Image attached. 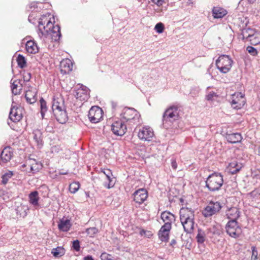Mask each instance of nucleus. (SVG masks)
Instances as JSON below:
<instances>
[{
    "mask_svg": "<svg viewBox=\"0 0 260 260\" xmlns=\"http://www.w3.org/2000/svg\"><path fill=\"white\" fill-rule=\"evenodd\" d=\"M42 17L39 22V36L41 38L49 34L53 41H59L61 36L60 27L59 25H53L50 20L43 21V18H45V16Z\"/></svg>",
    "mask_w": 260,
    "mask_h": 260,
    "instance_id": "obj_1",
    "label": "nucleus"
},
{
    "mask_svg": "<svg viewBox=\"0 0 260 260\" xmlns=\"http://www.w3.org/2000/svg\"><path fill=\"white\" fill-rule=\"evenodd\" d=\"M223 183V176L221 173L214 172L207 177L206 181V187L210 191L219 190Z\"/></svg>",
    "mask_w": 260,
    "mask_h": 260,
    "instance_id": "obj_2",
    "label": "nucleus"
},
{
    "mask_svg": "<svg viewBox=\"0 0 260 260\" xmlns=\"http://www.w3.org/2000/svg\"><path fill=\"white\" fill-rule=\"evenodd\" d=\"M52 109L54 115L58 122L63 124L67 121L68 117L62 103H60L57 101L54 100Z\"/></svg>",
    "mask_w": 260,
    "mask_h": 260,
    "instance_id": "obj_3",
    "label": "nucleus"
},
{
    "mask_svg": "<svg viewBox=\"0 0 260 260\" xmlns=\"http://www.w3.org/2000/svg\"><path fill=\"white\" fill-rule=\"evenodd\" d=\"M233 60L229 55H221L216 60L217 68L222 73H227L231 69Z\"/></svg>",
    "mask_w": 260,
    "mask_h": 260,
    "instance_id": "obj_4",
    "label": "nucleus"
},
{
    "mask_svg": "<svg viewBox=\"0 0 260 260\" xmlns=\"http://www.w3.org/2000/svg\"><path fill=\"white\" fill-rule=\"evenodd\" d=\"M121 116L126 122L137 124L139 122L140 115L134 108H125L121 114Z\"/></svg>",
    "mask_w": 260,
    "mask_h": 260,
    "instance_id": "obj_5",
    "label": "nucleus"
},
{
    "mask_svg": "<svg viewBox=\"0 0 260 260\" xmlns=\"http://www.w3.org/2000/svg\"><path fill=\"white\" fill-rule=\"evenodd\" d=\"M179 117L178 108L176 106L169 107L164 112L162 116V122L165 124L168 122L171 123L178 119Z\"/></svg>",
    "mask_w": 260,
    "mask_h": 260,
    "instance_id": "obj_6",
    "label": "nucleus"
},
{
    "mask_svg": "<svg viewBox=\"0 0 260 260\" xmlns=\"http://www.w3.org/2000/svg\"><path fill=\"white\" fill-rule=\"evenodd\" d=\"M225 230L227 234L232 238H237L239 237L242 230L238 225L237 221L229 220L225 226Z\"/></svg>",
    "mask_w": 260,
    "mask_h": 260,
    "instance_id": "obj_7",
    "label": "nucleus"
},
{
    "mask_svg": "<svg viewBox=\"0 0 260 260\" xmlns=\"http://www.w3.org/2000/svg\"><path fill=\"white\" fill-rule=\"evenodd\" d=\"M222 207L220 203L211 201L203 211V214L206 217H210L218 212Z\"/></svg>",
    "mask_w": 260,
    "mask_h": 260,
    "instance_id": "obj_8",
    "label": "nucleus"
},
{
    "mask_svg": "<svg viewBox=\"0 0 260 260\" xmlns=\"http://www.w3.org/2000/svg\"><path fill=\"white\" fill-rule=\"evenodd\" d=\"M102 109L98 106H92L88 112V116L90 122L96 123L102 119Z\"/></svg>",
    "mask_w": 260,
    "mask_h": 260,
    "instance_id": "obj_9",
    "label": "nucleus"
},
{
    "mask_svg": "<svg viewBox=\"0 0 260 260\" xmlns=\"http://www.w3.org/2000/svg\"><path fill=\"white\" fill-rule=\"evenodd\" d=\"M232 106L236 109H241L245 104L244 94L241 92H236L232 96Z\"/></svg>",
    "mask_w": 260,
    "mask_h": 260,
    "instance_id": "obj_10",
    "label": "nucleus"
},
{
    "mask_svg": "<svg viewBox=\"0 0 260 260\" xmlns=\"http://www.w3.org/2000/svg\"><path fill=\"white\" fill-rule=\"evenodd\" d=\"M126 129L124 122L121 120L115 121L111 125L112 131L117 136H123L126 133Z\"/></svg>",
    "mask_w": 260,
    "mask_h": 260,
    "instance_id": "obj_11",
    "label": "nucleus"
},
{
    "mask_svg": "<svg viewBox=\"0 0 260 260\" xmlns=\"http://www.w3.org/2000/svg\"><path fill=\"white\" fill-rule=\"evenodd\" d=\"M9 117V119L14 122L19 121L22 118V109L14 105L13 103Z\"/></svg>",
    "mask_w": 260,
    "mask_h": 260,
    "instance_id": "obj_12",
    "label": "nucleus"
},
{
    "mask_svg": "<svg viewBox=\"0 0 260 260\" xmlns=\"http://www.w3.org/2000/svg\"><path fill=\"white\" fill-rule=\"evenodd\" d=\"M134 201L139 204H142L148 198V192L144 188L136 190L133 194Z\"/></svg>",
    "mask_w": 260,
    "mask_h": 260,
    "instance_id": "obj_13",
    "label": "nucleus"
},
{
    "mask_svg": "<svg viewBox=\"0 0 260 260\" xmlns=\"http://www.w3.org/2000/svg\"><path fill=\"white\" fill-rule=\"evenodd\" d=\"M13 155V152L10 147H5L0 154V165H4L9 162Z\"/></svg>",
    "mask_w": 260,
    "mask_h": 260,
    "instance_id": "obj_14",
    "label": "nucleus"
},
{
    "mask_svg": "<svg viewBox=\"0 0 260 260\" xmlns=\"http://www.w3.org/2000/svg\"><path fill=\"white\" fill-rule=\"evenodd\" d=\"M154 136V133L152 129L150 127H143L139 130L138 133L139 138L144 141H151Z\"/></svg>",
    "mask_w": 260,
    "mask_h": 260,
    "instance_id": "obj_15",
    "label": "nucleus"
},
{
    "mask_svg": "<svg viewBox=\"0 0 260 260\" xmlns=\"http://www.w3.org/2000/svg\"><path fill=\"white\" fill-rule=\"evenodd\" d=\"M194 210L191 208H182L180 210V221H185L187 220H194Z\"/></svg>",
    "mask_w": 260,
    "mask_h": 260,
    "instance_id": "obj_16",
    "label": "nucleus"
},
{
    "mask_svg": "<svg viewBox=\"0 0 260 260\" xmlns=\"http://www.w3.org/2000/svg\"><path fill=\"white\" fill-rule=\"evenodd\" d=\"M89 94L88 89L85 86H82L80 88L76 90L74 96L77 99L83 101L88 100Z\"/></svg>",
    "mask_w": 260,
    "mask_h": 260,
    "instance_id": "obj_17",
    "label": "nucleus"
},
{
    "mask_svg": "<svg viewBox=\"0 0 260 260\" xmlns=\"http://www.w3.org/2000/svg\"><path fill=\"white\" fill-rule=\"evenodd\" d=\"M160 217L165 222L164 225H167L168 227L172 228V223L175 220V217L174 214L169 211H165L161 213Z\"/></svg>",
    "mask_w": 260,
    "mask_h": 260,
    "instance_id": "obj_18",
    "label": "nucleus"
},
{
    "mask_svg": "<svg viewBox=\"0 0 260 260\" xmlns=\"http://www.w3.org/2000/svg\"><path fill=\"white\" fill-rule=\"evenodd\" d=\"M72 61L68 58L62 59L60 62V72L63 74L70 73L73 69Z\"/></svg>",
    "mask_w": 260,
    "mask_h": 260,
    "instance_id": "obj_19",
    "label": "nucleus"
},
{
    "mask_svg": "<svg viewBox=\"0 0 260 260\" xmlns=\"http://www.w3.org/2000/svg\"><path fill=\"white\" fill-rule=\"evenodd\" d=\"M37 93L36 89L33 88L26 91L25 98L28 103L31 104L37 101Z\"/></svg>",
    "mask_w": 260,
    "mask_h": 260,
    "instance_id": "obj_20",
    "label": "nucleus"
},
{
    "mask_svg": "<svg viewBox=\"0 0 260 260\" xmlns=\"http://www.w3.org/2000/svg\"><path fill=\"white\" fill-rule=\"evenodd\" d=\"M226 216L230 220L237 221L240 216V211L237 208L232 207L226 211Z\"/></svg>",
    "mask_w": 260,
    "mask_h": 260,
    "instance_id": "obj_21",
    "label": "nucleus"
},
{
    "mask_svg": "<svg viewBox=\"0 0 260 260\" xmlns=\"http://www.w3.org/2000/svg\"><path fill=\"white\" fill-rule=\"evenodd\" d=\"M171 228L168 227L167 225H162L158 232V237L161 241H167L169 239V232Z\"/></svg>",
    "mask_w": 260,
    "mask_h": 260,
    "instance_id": "obj_22",
    "label": "nucleus"
},
{
    "mask_svg": "<svg viewBox=\"0 0 260 260\" xmlns=\"http://www.w3.org/2000/svg\"><path fill=\"white\" fill-rule=\"evenodd\" d=\"M71 226L72 224L71 223L70 220L68 219H60L58 224V228L59 230L62 232L69 231L70 230Z\"/></svg>",
    "mask_w": 260,
    "mask_h": 260,
    "instance_id": "obj_23",
    "label": "nucleus"
},
{
    "mask_svg": "<svg viewBox=\"0 0 260 260\" xmlns=\"http://www.w3.org/2000/svg\"><path fill=\"white\" fill-rule=\"evenodd\" d=\"M225 138L230 143H237L240 142L242 139V136L240 133H232L226 134Z\"/></svg>",
    "mask_w": 260,
    "mask_h": 260,
    "instance_id": "obj_24",
    "label": "nucleus"
},
{
    "mask_svg": "<svg viewBox=\"0 0 260 260\" xmlns=\"http://www.w3.org/2000/svg\"><path fill=\"white\" fill-rule=\"evenodd\" d=\"M254 29L250 28H244L241 29L240 36L241 37L242 40L248 41L251 37L255 34Z\"/></svg>",
    "mask_w": 260,
    "mask_h": 260,
    "instance_id": "obj_25",
    "label": "nucleus"
},
{
    "mask_svg": "<svg viewBox=\"0 0 260 260\" xmlns=\"http://www.w3.org/2000/svg\"><path fill=\"white\" fill-rule=\"evenodd\" d=\"M226 14V10L222 8L214 7L212 9V15L214 18H222Z\"/></svg>",
    "mask_w": 260,
    "mask_h": 260,
    "instance_id": "obj_26",
    "label": "nucleus"
},
{
    "mask_svg": "<svg viewBox=\"0 0 260 260\" xmlns=\"http://www.w3.org/2000/svg\"><path fill=\"white\" fill-rule=\"evenodd\" d=\"M34 140L36 142L39 148H41L43 145L42 133L39 129H35L32 133Z\"/></svg>",
    "mask_w": 260,
    "mask_h": 260,
    "instance_id": "obj_27",
    "label": "nucleus"
},
{
    "mask_svg": "<svg viewBox=\"0 0 260 260\" xmlns=\"http://www.w3.org/2000/svg\"><path fill=\"white\" fill-rule=\"evenodd\" d=\"M242 167V164L238 162L237 160H234L229 165L230 172L232 174L237 173L241 169Z\"/></svg>",
    "mask_w": 260,
    "mask_h": 260,
    "instance_id": "obj_28",
    "label": "nucleus"
},
{
    "mask_svg": "<svg viewBox=\"0 0 260 260\" xmlns=\"http://www.w3.org/2000/svg\"><path fill=\"white\" fill-rule=\"evenodd\" d=\"M25 48L27 52L30 54H35L38 51L37 44L31 40L27 41L25 44Z\"/></svg>",
    "mask_w": 260,
    "mask_h": 260,
    "instance_id": "obj_29",
    "label": "nucleus"
},
{
    "mask_svg": "<svg viewBox=\"0 0 260 260\" xmlns=\"http://www.w3.org/2000/svg\"><path fill=\"white\" fill-rule=\"evenodd\" d=\"M181 222L185 232L187 233H191L192 232L194 224V220L181 221Z\"/></svg>",
    "mask_w": 260,
    "mask_h": 260,
    "instance_id": "obj_30",
    "label": "nucleus"
},
{
    "mask_svg": "<svg viewBox=\"0 0 260 260\" xmlns=\"http://www.w3.org/2000/svg\"><path fill=\"white\" fill-rule=\"evenodd\" d=\"M29 202L34 206L38 205V192L37 191L31 192L29 195Z\"/></svg>",
    "mask_w": 260,
    "mask_h": 260,
    "instance_id": "obj_31",
    "label": "nucleus"
},
{
    "mask_svg": "<svg viewBox=\"0 0 260 260\" xmlns=\"http://www.w3.org/2000/svg\"><path fill=\"white\" fill-rule=\"evenodd\" d=\"M51 253L55 257H60L64 254L65 250L62 247H57L52 249Z\"/></svg>",
    "mask_w": 260,
    "mask_h": 260,
    "instance_id": "obj_32",
    "label": "nucleus"
},
{
    "mask_svg": "<svg viewBox=\"0 0 260 260\" xmlns=\"http://www.w3.org/2000/svg\"><path fill=\"white\" fill-rule=\"evenodd\" d=\"M18 84H20L21 88L22 85L21 84V81L20 80H16L12 83L11 88L13 94L15 95H17L20 93V90L21 88H20L19 90L17 89V87H18Z\"/></svg>",
    "mask_w": 260,
    "mask_h": 260,
    "instance_id": "obj_33",
    "label": "nucleus"
},
{
    "mask_svg": "<svg viewBox=\"0 0 260 260\" xmlns=\"http://www.w3.org/2000/svg\"><path fill=\"white\" fill-rule=\"evenodd\" d=\"M206 238V234L205 232L199 229L198 231V234L196 236V239L198 243L203 244L205 241Z\"/></svg>",
    "mask_w": 260,
    "mask_h": 260,
    "instance_id": "obj_34",
    "label": "nucleus"
},
{
    "mask_svg": "<svg viewBox=\"0 0 260 260\" xmlns=\"http://www.w3.org/2000/svg\"><path fill=\"white\" fill-rule=\"evenodd\" d=\"M35 163L32 164L30 166V171L35 174L38 172H39L42 168V165L40 162L36 161L34 160Z\"/></svg>",
    "mask_w": 260,
    "mask_h": 260,
    "instance_id": "obj_35",
    "label": "nucleus"
},
{
    "mask_svg": "<svg viewBox=\"0 0 260 260\" xmlns=\"http://www.w3.org/2000/svg\"><path fill=\"white\" fill-rule=\"evenodd\" d=\"M17 62L19 68L23 69L26 64L25 57L21 54H19L17 57Z\"/></svg>",
    "mask_w": 260,
    "mask_h": 260,
    "instance_id": "obj_36",
    "label": "nucleus"
},
{
    "mask_svg": "<svg viewBox=\"0 0 260 260\" xmlns=\"http://www.w3.org/2000/svg\"><path fill=\"white\" fill-rule=\"evenodd\" d=\"M26 208L24 206H20L18 207L16 209V213L18 216V217H23L24 218L26 216L27 213L26 212Z\"/></svg>",
    "mask_w": 260,
    "mask_h": 260,
    "instance_id": "obj_37",
    "label": "nucleus"
},
{
    "mask_svg": "<svg viewBox=\"0 0 260 260\" xmlns=\"http://www.w3.org/2000/svg\"><path fill=\"white\" fill-rule=\"evenodd\" d=\"M248 42H250V44L253 45H256L260 43V36L258 34L255 33L250 38Z\"/></svg>",
    "mask_w": 260,
    "mask_h": 260,
    "instance_id": "obj_38",
    "label": "nucleus"
},
{
    "mask_svg": "<svg viewBox=\"0 0 260 260\" xmlns=\"http://www.w3.org/2000/svg\"><path fill=\"white\" fill-rule=\"evenodd\" d=\"M40 108H41V114L42 118H44L45 113L47 110L46 102V101L42 98L40 100Z\"/></svg>",
    "mask_w": 260,
    "mask_h": 260,
    "instance_id": "obj_39",
    "label": "nucleus"
},
{
    "mask_svg": "<svg viewBox=\"0 0 260 260\" xmlns=\"http://www.w3.org/2000/svg\"><path fill=\"white\" fill-rule=\"evenodd\" d=\"M80 183L78 182H74L69 186V190L71 193H76L80 188Z\"/></svg>",
    "mask_w": 260,
    "mask_h": 260,
    "instance_id": "obj_40",
    "label": "nucleus"
},
{
    "mask_svg": "<svg viewBox=\"0 0 260 260\" xmlns=\"http://www.w3.org/2000/svg\"><path fill=\"white\" fill-rule=\"evenodd\" d=\"M13 175V172L10 171H9L8 172L5 173L2 176V183L4 184H6L8 182L9 179L10 178H11Z\"/></svg>",
    "mask_w": 260,
    "mask_h": 260,
    "instance_id": "obj_41",
    "label": "nucleus"
},
{
    "mask_svg": "<svg viewBox=\"0 0 260 260\" xmlns=\"http://www.w3.org/2000/svg\"><path fill=\"white\" fill-rule=\"evenodd\" d=\"M112 176H110L109 178H107L108 183L105 182L104 186L107 188H110L112 187L115 184V179Z\"/></svg>",
    "mask_w": 260,
    "mask_h": 260,
    "instance_id": "obj_42",
    "label": "nucleus"
},
{
    "mask_svg": "<svg viewBox=\"0 0 260 260\" xmlns=\"http://www.w3.org/2000/svg\"><path fill=\"white\" fill-rule=\"evenodd\" d=\"M38 4L42 5V3H38L37 2H32L29 4V7L30 10L33 11H38L41 8V6L38 7Z\"/></svg>",
    "mask_w": 260,
    "mask_h": 260,
    "instance_id": "obj_43",
    "label": "nucleus"
},
{
    "mask_svg": "<svg viewBox=\"0 0 260 260\" xmlns=\"http://www.w3.org/2000/svg\"><path fill=\"white\" fill-rule=\"evenodd\" d=\"M154 30L158 34L162 33L164 30V25L161 22L157 23L155 27Z\"/></svg>",
    "mask_w": 260,
    "mask_h": 260,
    "instance_id": "obj_44",
    "label": "nucleus"
},
{
    "mask_svg": "<svg viewBox=\"0 0 260 260\" xmlns=\"http://www.w3.org/2000/svg\"><path fill=\"white\" fill-rule=\"evenodd\" d=\"M86 232L87 235L90 237H93L95 234L98 233V230L95 227H92L87 229Z\"/></svg>",
    "mask_w": 260,
    "mask_h": 260,
    "instance_id": "obj_45",
    "label": "nucleus"
},
{
    "mask_svg": "<svg viewBox=\"0 0 260 260\" xmlns=\"http://www.w3.org/2000/svg\"><path fill=\"white\" fill-rule=\"evenodd\" d=\"M217 94L214 92H209L206 96V99L209 101H212L215 98L217 97Z\"/></svg>",
    "mask_w": 260,
    "mask_h": 260,
    "instance_id": "obj_46",
    "label": "nucleus"
},
{
    "mask_svg": "<svg viewBox=\"0 0 260 260\" xmlns=\"http://www.w3.org/2000/svg\"><path fill=\"white\" fill-rule=\"evenodd\" d=\"M246 50L253 56H255L257 54L256 49L252 46H249L246 48Z\"/></svg>",
    "mask_w": 260,
    "mask_h": 260,
    "instance_id": "obj_47",
    "label": "nucleus"
},
{
    "mask_svg": "<svg viewBox=\"0 0 260 260\" xmlns=\"http://www.w3.org/2000/svg\"><path fill=\"white\" fill-rule=\"evenodd\" d=\"M73 248L76 251H79L80 249V242L79 240H74L72 244Z\"/></svg>",
    "mask_w": 260,
    "mask_h": 260,
    "instance_id": "obj_48",
    "label": "nucleus"
},
{
    "mask_svg": "<svg viewBox=\"0 0 260 260\" xmlns=\"http://www.w3.org/2000/svg\"><path fill=\"white\" fill-rule=\"evenodd\" d=\"M251 250H252V255H251V258L252 259L255 260L257 259V255H258V252L256 250V248L255 246H252L251 247Z\"/></svg>",
    "mask_w": 260,
    "mask_h": 260,
    "instance_id": "obj_49",
    "label": "nucleus"
},
{
    "mask_svg": "<svg viewBox=\"0 0 260 260\" xmlns=\"http://www.w3.org/2000/svg\"><path fill=\"white\" fill-rule=\"evenodd\" d=\"M102 260H114L111 255L106 253H103L101 255Z\"/></svg>",
    "mask_w": 260,
    "mask_h": 260,
    "instance_id": "obj_50",
    "label": "nucleus"
},
{
    "mask_svg": "<svg viewBox=\"0 0 260 260\" xmlns=\"http://www.w3.org/2000/svg\"><path fill=\"white\" fill-rule=\"evenodd\" d=\"M251 176L253 178L260 179V171L258 170L252 171L251 173Z\"/></svg>",
    "mask_w": 260,
    "mask_h": 260,
    "instance_id": "obj_51",
    "label": "nucleus"
},
{
    "mask_svg": "<svg viewBox=\"0 0 260 260\" xmlns=\"http://www.w3.org/2000/svg\"><path fill=\"white\" fill-rule=\"evenodd\" d=\"M141 235L143 236L145 235L146 237H147L148 238H150L152 236V234L149 231H146L144 230H142L140 232Z\"/></svg>",
    "mask_w": 260,
    "mask_h": 260,
    "instance_id": "obj_52",
    "label": "nucleus"
},
{
    "mask_svg": "<svg viewBox=\"0 0 260 260\" xmlns=\"http://www.w3.org/2000/svg\"><path fill=\"white\" fill-rule=\"evenodd\" d=\"M31 78V74L30 73H26L23 75V80L25 82H28L29 81Z\"/></svg>",
    "mask_w": 260,
    "mask_h": 260,
    "instance_id": "obj_53",
    "label": "nucleus"
},
{
    "mask_svg": "<svg viewBox=\"0 0 260 260\" xmlns=\"http://www.w3.org/2000/svg\"><path fill=\"white\" fill-rule=\"evenodd\" d=\"M151 1L159 7L161 6L164 3V0H151Z\"/></svg>",
    "mask_w": 260,
    "mask_h": 260,
    "instance_id": "obj_54",
    "label": "nucleus"
},
{
    "mask_svg": "<svg viewBox=\"0 0 260 260\" xmlns=\"http://www.w3.org/2000/svg\"><path fill=\"white\" fill-rule=\"evenodd\" d=\"M171 166L174 170H176L177 168V164L175 159H171Z\"/></svg>",
    "mask_w": 260,
    "mask_h": 260,
    "instance_id": "obj_55",
    "label": "nucleus"
},
{
    "mask_svg": "<svg viewBox=\"0 0 260 260\" xmlns=\"http://www.w3.org/2000/svg\"><path fill=\"white\" fill-rule=\"evenodd\" d=\"M104 173L106 175V178H109L110 176H113L112 172L109 169H107V170H105V171H104Z\"/></svg>",
    "mask_w": 260,
    "mask_h": 260,
    "instance_id": "obj_56",
    "label": "nucleus"
},
{
    "mask_svg": "<svg viewBox=\"0 0 260 260\" xmlns=\"http://www.w3.org/2000/svg\"><path fill=\"white\" fill-rule=\"evenodd\" d=\"M84 260H93V258L91 255H87L84 258Z\"/></svg>",
    "mask_w": 260,
    "mask_h": 260,
    "instance_id": "obj_57",
    "label": "nucleus"
},
{
    "mask_svg": "<svg viewBox=\"0 0 260 260\" xmlns=\"http://www.w3.org/2000/svg\"><path fill=\"white\" fill-rule=\"evenodd\" d=\"M111 105H112V107L113 109H115L116 108V107L117 106L116 103H115L113 102H111Z\"/></svg>",
    "mask_w": 260,
    "mask_h": 260,
    "instance_id": "obj_58",
    "label": "nucleus"
},
{
    "mask_svg": "<svg viewBox=\"0 0 260 260\" xmlns=\"http://www.w3.org/2000/svg\"><path fill=\"white\" fill-rule=\"evenodd\" d=\"M155 11L157 13H161L162 12V9L160 8H157L155 9Z\"/></svg>",
    "mask_w": 260,
    "mask_h": 260,
    "instance_id": "obj_59",
    "label": "nucleus"
},
{
    "mask_svg": "<svg viewBox=\"0 0 260 260\" xmlns=\"http://www.w3.org/2000/svg\"><path fill=\"white\" fill-rule=\"evenodd\" d=\"M248 4H253L254 3L256 0H247Z\"/></svg>",
    "mask_w": 260,
    "mask_h": 260,
    "instance_id": "obj_60",
    "label": "nucleus"
},
{
    "mask_svg": "<svg viewBox=\"0 0 260 260\" xmlns=\"http://www.w3.org/2000/svg\"><path fill=\"white\" fill-rule=\"evenodd\" d=\"M33 15H34L33 14H30L29 15L28 19L29 22H31V19L33 17Z\"/></svg>",
    "mask_w": 260,
    "mask_h": 260,
    "instance_id": "obj_61",
    "label": "nucleus"
},
{
    "mask_svg": "<svg viewBox=\"0 0 260 260\" xmlns=\"http://www.w3.org/2000/svg\"><path fill=\"white\" fill-rule=\"evenodd\" d=\"M59 175H67V174H68V172H59Z\"/></svg>",
    "mask_w": 260,
    "mask_h": 260,
    "instance_id": "obj_62",
    "label": "nucleus"
},
{
    "mask_svg": "<svg viewBox=\"0 0 260 260\" xmlns=\"http://www.w3.org/2000/svg\"><path fill=\"white\" fill-rule=\"evenodd\" d=\"M258 154H259V155H260V146L258 148Z\"/></svg>",
    "mask_w": 260,
    "mask_h": 260,
    "instance_id": "obj_63",
    "label": "nucleus"
},
{
    "mask_svg": "<svg viewBox=\"0 0 260 260\" xmlns=\"http://www.w3.org/2000/svg\"><path fill=\"white\" fill-rule=\"evenodd\" d=\"M26 166V165L25 164H23V165H22L21 167H25Z\"/></svg>",
    "mask_w": 260,
    "mask_h": 260,
    "instance_id": "obj_64",
    "label": "nucleus"
}]
</instances>
